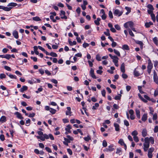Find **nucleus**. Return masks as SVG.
<instances>
[{
    "label": "nucleus",
    "instance_id": "obj_1",
    "mask_svg": "<svg viewBox=\"0 0 158 158\" xmlns=\"http://www.w3.org/2000/svg\"><path fill=\"white\" fill-rule=\"evenodd\" d=\"M134 25V23L133 22L130 21L125 23L124 24V27L126 28H127L129 27L131 28L133 27Z\"/></svg>",
    "mask_w": 158,
    "mask_h": 158
},
{
    "label": "nucleus",
    "instance_id": "obj_2",
    "mask_svg": "<svg viewBox=\"0 0 158 158\" xmlns=\"http://www.w3.org/2000/svg\"><path fill=\"white\" fill-rule=\"evenodd\" d=\"M153 78L154 82L158 85V77L157 73L155 70L153 72Z\"/></svg>",
    "mask_w": 158,
    "mask_h": 158
},
{
    "label": "nucleus",
    "instance_id": "obj_3",
    "mask_svg": "<svg viewBox=\"0 0 158 158\" xmlns=\"http://www.w3.org/2000/svg\"><path fill=\"white\" fill-rule=\"evenodd\" d=\"M123 12L122 11H120L118 9H116L115 10L114 12V15L116 16H121Z\"/></svg>",
    "mask_w": 158,
    "mask_h": 158
},
{
    "label": "nucleus",
    "instance_id": "obj_4",
    "mask_svg": "<svg viewBox=\"0 0 158 158\" xmlns=\"http://www.w3.org/2000/svg\"><path fill=\"white\" fill-rule=\"evenodd\" d=\"M43 136H44L45 139H48L50 138L52 140H53L54 139L53 135L51 134H49L48 135L46 134H44Z\"/></svg>",
    "mask_w": 158,
    "mask_h": 158
},
{
    "label": "nucleus",
    "instance_id": "obj_5",
    "mask_svg": "<svg viewBox=\"0 0 158 158\" xmlns=\"http://www.w3.org/2000/svg\"><path fill=\"white\" fill-rule=\"evenodd\" d=\"M148 58V65L147 67V69H152L153 68V64L150 58L148 56H146Z\"/></svg>",
    "mask_w": 158,
    "mask_h": 158
},
{
    "label": "nucleus",
    "instance_id": "obj_6",
    "mask_svg": "<svg viewBox=\"0 0 158 158\" xmlns=\"http://www.w3.org/2000/svg\"><path fill=\"white\" fill-rule=\"evenodd\" d=\"M118 143L122 146L123 145L124 146L125 150H126L127 148V145L125 143L123 139H120L118 142Z\"/></svg>",
    "mask_w": 158,
    "mask_h": 158
},
{
    "label": "nucleus",
    "instance_id": "obj_7",
    "mask_svg": "<svg viewBox=\"0 0 158 158\" xmlns=\"http://www.w3.org/2000/svg\"><path fill=\"white\" fill-rule=\"evenodd\" d=\"M94 70L92 68H91L90 71V76L94 79H96L97 77L94 74Z\"/></svg>",
    "mask_w": 158,
    "mask_h": 158
},
{
    "label": "nucleus",
    "instance_id": "obj_8",
    "mask_svg": "<svg viewBox=\"0 0 158 158\" xmlns=\"http://www.w3.org/2000/svg\"><path fill=\"white\" fill-rule=\"evenodd\" d=\"M67 110L66 112V115H71L72 112L71 111V109L70 107H67Z\"/></svg>",
    "mask_w": 158,
    "mask_h": 158
},
{
    "label": "nucleus",
    "instance_id": "obj_9",
    "mask_svg": "<svg viewBox=\"0 0 158 158\" xmlns=\"http://www.w3.org/2000/svg\"><path fill=\"white\" fill-rule=\"evenodd\" d=\"M149 147V144L143 143V149L145 152H146Z\"/></svg>",
    "mask_w": 158,
    "mask_h": 158
},
{
    "label": "nucleus",
    "instance_id": "obj_10",
    "mask_svg": "<svg viewBox=\"0 0 158 158\" xmlns=\"http://www.w3.org/2000/svg\"><path fill=\"white\" fill-rule=\"evenodd\" d=\"M28 89V87L26 85L23 86L20 89V91L21 92H23L24 91L27 90Z\"/></svg>",
    "mask_w": 158,
    "mask_h": 158
},
{
    "label": "nucleus",
    "instance_id": "obj_11",
    "mask_svg": "<svg viewBox=\"0 0 158 158\" xmlns=\"http://www.w3.org/2000/svg\"><path fill=\"white\" fill-rule=\"evenodd\" d=\"M15 114L16 115L17 118H18L20 119H23V118L21 114L19 112H16L15 113Z\"/></svg>",
    "mask_w": 158,
    "mask_h": 158
},
{
    "label": "nucleus",
    "instance_id": "obj_12",
    "mask_svg": "<svg viewBox=\"0 0 158 158\" xmlns=\"http://www.w3.org/2000/svg\"><path fill=\"white\" fill-rule=\"evenodd\" d=\"M13 35L16 39H17L19 38L18 33L17 31H14L13 32Z\"/></svg>",
    "mask_w": 158,
    "mask_h": 158
},
{
    "label": "nucleus",
    "instance_id": "obj_13",
    "mask_svg": "<svg viewBox=\"0 0 158 158\" xmlns=\"http://www.w3.org/2000/svg\"><path fill=\"white\" fill-rule=\"evenodd\" d=\"M120 69L121 71L123 73H124L125 72V64L124 63H123L121 65L120 67Z\"/></svg>",
    "mask_w": 158,
    "mask_h": 158
},
{
    "label": "nucleus",
    "instance_id": "obj_14",
    "mask_svg": "<svg viewBox=\"0 0 158 158\" xmlns=\"http://www.w3.org/2000/svg\"><path fill=\"white\" fill-rule=\"evenodd\" d=\"M114 145L111 144L108 146V148L107 149L108 151L112 152L114 150V149L113 148Z\"/></svg>",
    "mask_w": 158,
    "mask_h": 158
},
{
    "label": "nucleus",
    "instance_id": "obj_15",
    "mask_svg": "<svg viewBox=\"0 0 158 158\" xmlns=\"http://www.w3.org/2000/svg\"><path fill=\"white\" fill-rule=\"evenodd\" d=\"M71 129V125H69L67 126L66 128H65V130L66 131L70 133L71 132V131L70 130Z\"/></svg>",
    "mask_w": 158,
    "mask_h": 158
},
{
    "label": "nucleus",
    "instance_id": "obj_16",
    "mask_svg": "<svg viewBox=\"0 0 158 158\" xmlns=\"http://www.w3.org/2000/svg\"><path fill=\"white\" fill-rule=\"evenodd\" d=\"M135 111H136V115L137 117L138 118H140V111L138 109H135Z\"/></svg>",
    "mask_w": 158,
    "mask_h": 158
},
{
    "label": "nucleus",
    "instance_id": "obj_17",
    "mask_svg": "<svg viewBox=\"0 0 158 158\" xmlns=\"http://www.w3.org/2000/svg\"><path fill=\"white\" fill-rule=\"evenodd\" d=\"M153 24V23L151 22H150L148 23H146L145 24V26L147 28H148L150 27L151 25H152Z\"/></svg>",
    "mask_w": 158,
    "mask_h": 158
},
{
    "label": "nucleus",
    "instance_id": "obj_18",
    "mask_svg": "<svg viewBox=\"0 0 158 158\" xmlns=\"http://www.w3.org/2000/svg\"><path fill=\"white\" fill-rule=\"evenodd\" d=\"M122 48L124 50H129L130 49L129 48L128 45L127 44L123 45L122 46Z\"/></svg>",
    "mask_w": 158,
    "mask_h": 158
},
{
    "label": "nucleus",
    "instance_id": "obj_19",
    "mask_svg": "<svg viewBox=\"0 0 158 158\" xmlns=\"http://www.w3.org/2000/svg\"><path fill=\"white\" fill-rule=\"evenodd\" d=\"M142 134L143 137H145L147 134V131L146 129H143V130Z\"/></svg>",
    "mask_w": 158,
    "mask_h": 158
},
{
    "label": "nucleus",
    "instance_id": "obj_20",
    "mask_svg": "<svg viewBox=\"0 0 158 158\" xmlns=\"http://www.w3.org/2000/svg\"><path fill=\"white\" fill-rule=\"evenodd\" d=\"M138 96L139 98L143 102L146 103L147 102V100L144 99V98H143L142 96H141V94H138Z\"/></svg>",
    "mask_w": 158,
    "mask_h": 158
},
{
    "label": "nucleus",
    "instance_id": "obj_21",
    "mask_svg": "<svg viewBox=\"0 0 158 158\" xmlns=\"http://www.w3.org/2000/svg\"><path fill=\"white\" fill-rule=\"evenodd\" d=\"M101 19L100 18H98L96 20H95L94 21V22L95 23V24L97 25L98 26L100 25V23L99 21H100Z\"/></svg>",
    "mask_w": 158,
    "mask_h": 158
},
{
    "label": "nucleus",
    "instance_id": "obj_22",
    "mask_svg": "<svg viewBox=\"0 0 158 158\" xmlns=\"http://www.w3.org/2000/svg\"><path fill=\"white\" fill-rule=\"evenodd\" d=\"M114 126L115 127V130L116 131H118L119 130V125L117 123H114Z\"/></svg>",
    "mask_w": 158,
    "mask_h": 158
},
{
    "label": "nucleus",
    "instance_id": "obj_23",
    "mask_svg": "<svg viewBox=\"0 0 158 158\" xmlns=\"http://www.w3.org/2000/svg\"><path fill=\"white\" fill-rule=\"evenodd\" d=\"M68 42L70 46L75 45L77 44V42L75 41H73V42H72L70 40H69Z\"/></svg>",
    "mask_w": 158,
    "mask_h": 158
},
{
    "label": "nucleus",
    "instance_id": "obj_24",
    "mask_svg": "<svg viewBox=\"0 0 158 158\" xmlns=\"http://www.w3.org/2000/svg\"><path fill=\"white\" fill-rule=\"evenodd\" d=\"M147 114H143L142 118V120L143 121H145L147 119Z\"/></svg>",
    "mask_w": 158,
    "mask_h": 158
},
{
    "label": "nucleus",
    "instance_id": "obj_25",
    "mask_svg": "<svg viewBox=\"0 0 158 158\" xmlns=\"http://www.w3.org/2000/svg\"><path fill=\"white\" fill-rule=\"evenodd\" d=\"M17 5V4L14 2H11L8 4V6H13L14 7L16 6Z\"/></svg>",
    "mask_w": 158,
    "mask_h": 158
},
{
    "label": "nucleus",
    "instance_id": "obj_26",
    "mask_svg": "<svg viewBox=\"0 0 158 158\" xmlns=\"http://www.w3.org/2000/svg\"><path fill=\"white\" fill-rule=\"evenodd\" d=\"M131 135L134 137L137 136L138 135V133L137 131L134 130L131 133Z\"/></svg>",
    "mask_w": 158,
    "mask_h": 158
},
{
    "label": "nucleus",
    "instance_id": "obj_27",
    "mask_svg": "<svg viewBox=\"0 0 158 158\" xmlns=\"http://www.w3.org/2000/svg\"><path fill=\"white\" fill-rule=\"evenodd\" d=\"M32 19L33 20L36 21H40L41 19H40V18L38 16H36L35 17H34L32 18Z\"/></svg>",
    "mask_w": 158,
    "mask_h": 158
},
{
    "label": "nucleus",
    "instance_id": "obj_28",
    "mask_svg": "<svg viewBox=\"0 0 158 158\" xmlns=\"http://www.w3.org/2000/svg\"><path fill=\"white\" fill-rule=\"evenodd\" d=\"M6 120V118L4 116H2L0 118V122H5Z\"/></svg>",
    "mask_w": 158,
    "mask_h": 158
},
{
    "label": "nucleus",
    "instance_id": "obj_29",
    "mask_svg": "<svg viewBox=\"0 0 158 158\" xmlns=\"http://www.w3.org/2000/svg\"><path fill=\"white\" fill-rule=\"evenodd\" d=\"M122 149L121 148H118L117 149V151L116 153L119 154L120 155L121 154Z\"/></svg>",
    "mask_w": 158,
    "mask_h": 158
},
{
    "label": "nucleus",
    "instance_id": "obj_30",
    "mask_svg": "<svg viewBox=\"0 0 158 158\" xmlns=\"http://www.w3.org/2000/svg\"><path fill=\"white\" fill-rule=\"evenodd\" d=\"M145 143H144L149 144L150 138L146 137L144 139Z\"/></svg>",
    "mask_w": 158,
    "mask_h": 158
},
{
    "label": "nucleus",
    "instance_id": "obj_31",
    "mask_svg": "<svg viewBox=\"0 0 158 158\" xmlns=\"http://www.w3.org/2000/svg\"><path fill=\"white\" fill-rule=\"evenodd\" d=\"M99 106V104L98 103H95L94 106H93L92 109L93 110H96L97 109V107H98Z\"/></svg>",
    "mask_w": 158,
    "mask_h": 158
},
{
    "label": "nucleus",
    "instance_id": "obj_32",
    "mask_svg": "<svg viewBox=\"0 0 158 158\" xmlns=\"http://www.w3.org/2000/svg\"><path fill=\"white\" fill-rule=\"evenodd\" d=\"M12 8L11 7H7L4 6L3 10L5 11H9L11 10Z\"/></svg>",
    "mask_w": 158,
    "mask_h": 158
},
{
    "label": "nucleus",
    "instance_id": "obj_33",
    "mask_svg": "<svg viewBox=\"0 0 158 158\" xmlns=\"http://www.w3.org/2000/svg\"><path fill=\"white\" fill-rule=\"evenodd\" d=\"M153 41L155 44H156V45H157V44H158V39H157V37H155L153 39Z\"/></svg>",
    "mask_w": 158,
    "mask_h": 158
},
{
    "label": "nucleus",
    "instance_id": "obj_34",
    "mask_svg": "<svg viewBox=\"0 0 158 158\" xmlns=\"http://www.w3.org/2000/svg\"><path fill=\"white\" fill-rule=\"evenodd\" d=\"M134 72V75L136 77L139 76L140 75V73L136 71L135 69Z\"/></svg>",
    "mask_w": 158,
    "mask_h": 158
},
{
    "label": "nucleus",
    "instance_id": "obj_35",
    "mask_svg": "<svg viewBox=\"0 0 158 158\" xmlns=\"http://www.w3.org/2000/svg\"><path fill=\"white\" fill-rule=\"evenodd\" d=\"M114 53L116 54L117 55V56H120V53L119 52L115 49H114Z\"/></svg>",
    "mask_w": 158,
    "mask_h": 158
},
{
    "label": "nucleus",
    "instance_id": "obj_36",
    "mask_svg": "<svg viewBox=\"0 0 158 158\" xmlns=\"http://www.w3.org/2000/svg\"><path fill=\"white\" fill-rule=\"evenodd\" d=\"M152 19L154 22H155L156 21V19L155 15L154 14H152L151 15Z\"/></svg>",
    "mask_w": 158,
    "mask_h": 158
},
{
    "label": "nucleus",
    "instance_id": "obj_37",
    "mask_svg": "<svg viewBox=\"0 0 158 158\" xmlns=\"http://www.w3.org/2000/svg\"><path fill=\"white\" fill-rule=\"evenodd\" d=\"M50 111L52 114H55L56 112V110L55 109L50 108Z\"/></svg>",
    "mask_w": 158,
    "mask_h": 158
},
{
    "label": "nucleus",
    "instance_id": "obj_38",
    "mask_svg": "<svg viewBox=\"0 0 158 158\" xmlns=\"http://www.w3.org/2000/svg\"><path fill=\"white\" fill-rule=\"evenodd\" d=\"M50 55L52 57H56L57 56V55L56 53H55V52H51L50 53Z\"/></svg>",
    "mask_w": 158,
    "mask_h": 158
},
{
    "label": "nucleus",
    "instance_id": "obj_39",
    "mask_svg": "<svg viewBox=\"0 0 158 158\" xmlns=\"http://www.w3.org/2000/svg\"><path fill=\"white\" fill-rule=\"evenodd\" d=\"M147 7L149 9V10H154V8L153 6L150 4H148L147 5Z\"/></svg>",
    "mask_w": 158,
    "mask_h": 158
},
{
    "label": "nucleus",
    "instance_id": "obj_40",
    "mask_svg": "<svg viewBox=\"0 0 158 158\" xmlns=\"http://www.w3.org/2000/svg\"><path fill=\"white\" fill-rule=\"evenodd\" d=\"M157 118V115L156 113L153 114L152 119L153 120H156Z\"/></svg>",
    "mask_w": 158,
    "mask_h": 158
},
{
    "label": "nucleus",
    "instance_id": "obj_41",
    "mask_svg": "<svg viewBox=\"0 0 158 158\" xmlns=\"http://www.w3.org/2000/svg\"><path fill=\"white\" fill-rule=\"evenodd\" d=\"M128 32H129V34H130V35L132 37H134L135 36L134 35L132 31L130 29H128Z\"/></svg>",
    "mask_w": 158,
    "mask_h": 158
},
{
    "label": "nucleus",
    "instance_id": "obj_42",
    "mask_svg": "<svg viewBox=\"0 0 158 158\" xmlns=\"http://www.w3.org/2000/svg\"><path fill=\"white\" fill-rule=\"evenodd\" d=\"M104 34L106 36H110V34L108 29H106V31L104 32Z\"/></svg>",
    "mask_w": 158,
    "mask_h": 158
},
{
    "label": "nucleus",
    "instance_id": "obj_43",
    "mask_svg": "<svg viewBox=\"0 0 158 158\" xmlns=\"http://www.w3.org/2000/svg\"><path fill=\"white\" fill-rule=\"evenodd\" d=\"M8 76L10 77L11 79H16L17 77L15 75H13L11 74H9Z\"/></svg>",
    "mask_w": 158,
    "mask_h": 158
},
{
    "label": "nucleus",
    "instance_id": "obj_44",
    "mask_svg": "<svg viewBox=\"0 0 158 158\" xmlns=\"http://www.w3.org/2000/svg\"><path fill=\"white\" fill-rule=\"evenodd\" d=\"M121 95L120 94H119L118 95L115 96L114 98L115 100H119L121 98Z\"/></svg>",
    "mask_w": 158,
    "mask_h": 158
},
{
    "label": "nucleus",
    "instance_id": "obj_45",
    "mask_svg": "<svg viewBox=\"0 0 158 158\" xmlns=\"http://www.w3.org/2000/svg\"><path fill=\"white\" fill-rule=\"evenodd\" d=\"M96 59L98 61H100L101 60V56H100L98 54L96 55Z\"/></svg>",
    "mask_w": 158,
    "mask_h": 158
},
{
    "label": "nucleus",
    "instance_id": "obj_46",
    "mask_svg": "<svg viewBox=\"0 0 158 158\" xmlns=\"http://www.w3.org/2000/svg\"><path fill=\"white\" fill-rule=\"evenodd\" d=\"M108 15L110 18L112 19L113 18L112 13L110 10L109 12Z\"/></svg>",
    "mask_w": 158,
    "mask_h": 158
},
{
    "label": "nucleus",
    "instance_id": "obj_47",
    "mask_svg": "<svg viewBox=\"0 0 158 158\" xmlns=\"http://www.w3.org/2000/svg\"><path fill=\"white\" fill-rule=\"evenodd\" d=\"M118 58L117 56V58H115L113 59V61L114 63H118Z\"/></svg>",
    "mask_w": 158,
    "mask_h": 158
},
{
    "label": "nucleus",
    "instance_id": "obj_48",
    "mask_svg": "<svg viewBox=\"0 0 158 158\" xmlns=\"http://www.w3.org/2000/svg\"><path fill=\"white\" fill-rule=\"evenodd\" d=\"M6 77V75L4 73H1L0 74V78L2 79L3 78H5Z\"/></svg>",
    "mask_w": 158,
    "mask_h": 158
},
{
    "label": "nucleus",
    "instance_id": "obj_49",
    "mask_svg": "<svg viewBox=\"0 0 158 158\" xmlns=\"http://www.w3.org/2000/svg\"><path fill=\"white\" fill-rule=\"evenodd\" d=\"M138 89L139 90V92L141 94H143L144 93L142 90V87L140 86H138Z\"/></svg>",
    "mask_w": 158,
    "mask_h": 158
},
{
    "label": "nucleus",
    "instance_id": "obj_50",
    "mask_svg": "<svg viewBox=\"0 0 158 158\" xmlns=\"http://www.w3.org/2000/svg\"><path fill=\"white\" fill-rule=\"evenodd\" d=\"M102 145L104 147H106L107 146V143L105 140H104L103 141Z\"/></svg>",
    "mask_w": 158,
    "mask_h": 158
},
{
    "label": "nucleus",
    "instance_id": "obj_51",
    "mask_svg": "<svg viewBox=\"0 0 158 158\" xmlns=\"http://www.w3.org/2000/svg\"><path fill=\"white\" fill-rule=\"evenodd\" d=\"M122 77L124 79L127 78L128 77L127 75L126 74H125L124 73H123L122 74Z\"/></svg>",
    "mask_w": 158,
    "mask_h": 158
},
{
    "label": "nucleus",
    "instance_id": "obj_52",
    "mask_svg": "<svg viewBox=\"0 0 158 158\" xmlns=\"http://www.w3.org/2000/svg\"><path fill=\"white\" fill-rule=\"evenodd\" d=\"M124 125H125L127 127L129 126V122L126 120H124Z\"/></svg>",
    "mask_w": 158,
    "mask_h": 158
},
{
    "label": "nucleus",
    "instance_id": "obj_53",
    "mask_svg": "<svg viewBox=\"0 0 158 158\" xmlns=\"http://www.w3.org/2000/svg\"><path fill=\"white\" fill-rule=\"evenodd\" d=\"M133 139H134V140L136 142H139V139L138 137L137 136H134V137H133Z\"/></svg>",
    "mask_w": 158,
    "mask_h": 158
},
{
    "label": "nucleus",
    "instance_id": "obj_54",
    "mask_svg": "<svg viewBox=\"0 0 158 158\" xmlns=\"http://www.w3.org/2000/svg\"><path fill=\"white\" fill-rule=\"evenodd\" d=\"M31 122V120L30 119L28 118V119L26 121V125L27 126H29L30 125V123Z\"/></svg>",
    "mask_w": 158,
    "mask_h": 158
},
{
    "label": "nucleus",
    "instance_id": "obj_55",
    "mask_svg": "<svg viewBox=\"0 0 158 158\" xmlns=\"http://www.w3.org/2000/svg\"><path fill=\"white\" fill-rule=\"evenodd\" d=\"M158 95V88H157L155 90L154 93V96L156 97Z\"/></svg>",
    "mask_w": 158,
    "mask_h": 158
},
{
    "label": "nucleus",
    "instance_id": "obj_56",
    "mask_svg": "<svg viewBox=\"0 0 158 158\" xmlns=\"http://www.w3.org/2000/svg\"><path fill=\"white\" fill-rule=\"evenodd\" d=\"M112 43L111 44V46L112 47H114L117 45V43L116 42L114 41H112Z\"/></svg>",
    "mask_w": 158,
    "mask_h": 158
},
{
    "label": "nucleus",
    "instance_id": "obj_57",
    "mask_svg": "<svg viewBox=\"0 0 158 158\" xmlns=\"http://www.w3.org/2000/svg\"><path fill=\"white\" fill-rule=\"evenodd\" d=\"M150 142L152 144L154 143V139L152 137H150Z\"/></svg>",
    "mask_w": 158,
    "mask_h": 158
},
{
    "label": "nucleus",
    "instance_id": "obj_58",
    "mask_svg": "<svg viewBox=\"0 0 158 158\" xmlns=\"http://www.w3.org/2000/svg\"><path fill=\"white\" fill-rule=\"evenodd\" d=\"M4 67V69H6V70L9 71H11V68H10V67H9L8 66H5Z\"/></svg>",
    "mask_w": 158,
    "mask_h": 158
},
{
    "label": "nucleus",
    "instance_id": "obj_59",
    "mask_svg": "<svg viewBox=\"0 0 158 158\" xmlns=\"http://www.w3.org/2000/svg\"><path fill=\"white\" fill-rule=\"evenodd\" d=\"M84 139L85 141L88 142L90 139V138L89 136H88L87 137H85Z\"/></svg>",
    "mask_w": 158,
    "mask_h": 158
},
{
    "label": "nucleus",
    "instance_id": "obj_60",
    "mask_svg": "<svg viewBox=\"0 0 158 158\" xmlns=\"http://www.w3.org/2000/svg\"><path fill=\"white\" fill-rule=\"evenodd\" d=\"M0 139L2 141H3L5 140L4 135H0Z\"/></svg>",
    "mask_w": 158,
    "mask_h": 158
},
{
    "label": "nucleus",
    "instance_id": "obj_61",
    "mask_svg": "<svg viewBox=\"0 0 158 158\" xmlns=\"http://www.w3.org/2000/svg\"><path fill=\"white\" fill-rule=\"evenodd\" d=\"M115 28L118 30H119L120 29V26L118 24H116L114 26Z\"/></svg>",
    "mask_w": 158,
    "mask_h": 158
},
{
    "label": "nucleus",
    "instance_id": "obj_62",
    "mask_svg": "<svg viewBox=\"0 0 158 158\" xmlns=\"http://www.w3.org/2000/svg\"><path fill=\"white\" fill-rule=\"evenodd\" d=\"M46 150L48 152L51 153L52 151L50 148L48 147H46L45 148Z\"/></svg>",
    "mask_w": 158,
    "mask_h": 158
},
{
    "label": "nucleus",
    "instance_id": "obj_63",
    "mask_svg": "<svg viewBox=\"0 0 158 158\" xmlns=\"http://www.w3.org/2000/svg\"><path fill=\"white\" fill-rule=\"evenodd\" d=\"M154 149L153 148H151L148 150V152L152 153L154 151Z\"/></svg>",
    "mask_w": 158,
    "mask_h": 158
},
{
    "label": "nucleus",
    "instance_id": "obj_64",
    "mask_svg": "<svg viewBox=\"0 0 158 158\" xmlns=\"http://www.w3.org/2000/svg\"><path fill=\"white\" fill-rule=\"evenodd\" d=\"M157 132H158V126H156L155 127L154 129V132L155 133H156Z\"/></svg>",
    "mask_w": 158,
    "mask_h": 158
}]
</instances>
